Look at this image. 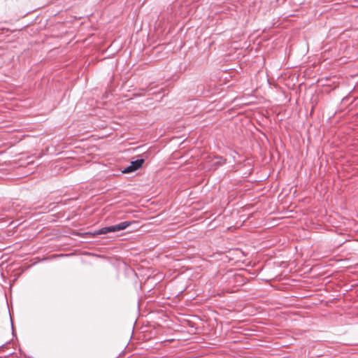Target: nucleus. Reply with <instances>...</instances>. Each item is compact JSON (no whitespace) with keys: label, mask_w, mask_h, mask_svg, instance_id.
Instances as JSON below:
<instances>
[{"label":"nucleus","mask_w":358,"mask_h":358,"mask_svg":"<svg viewBox=\"0 0 358 358\" xmlns=\"http://www.w3.org/2000/svg\"><path fill=\"white\" fill-rule=\"evenodd\" d=\"M236 278L237 279H242V277H241V275H236Z\"/></svg>","instance_id":"nucleus-4"},{"label":"nucleus","mask_w":358,"mask_h":358,"mask_svg":"<svg viewBox=\"0 0 358 358\" xmlns=\"http://www.w3.org/2000/svg\"><path fill=\"white\" fill-rule=\"evenodd\" d=\"M134 222L130 221H124L122 222L119 224L105 227L100 229L96 230L93 232V235H101V234H106L108 233L116 232L119 231L124 230L129 227Z\"/></svg>","instance_id":"nucleus-1"},{"label":"nucleus","mask_w":358,"mask_h":358,"mask_svg":"<svg viewBox=\"0 0 358 358\" xmlns=\"http://www.w3.org/2000/svg\"><path fill=\"white\" fill-rule=\"evenodd\" d=\"M215 159L217 160L215 163L220 165L225 164L226 160L222 157H216Z\"/></svg>","instance_id":"nucleus-3"},{"label":"nucleus","mask_w":358,"mask_h":358,"mask_svg":"<svg viewBox=\"0 0 358 358\" xmlns=\"http://www.w3.org/2000/svg\"><path fill=\"white\" fill-rule=\"evenodd\" d=\"M143 163H144V159H143L133 161L131 162V164L129 166H127L122 171V173H131L134 171H136L137 169H138L139 168H141L142 166Z\"/></svg>","instance_id":"nucleus-2"}]
</instances>
